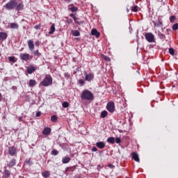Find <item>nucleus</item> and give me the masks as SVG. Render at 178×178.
I'll use <instances>...</instances> for the list:
<instances>
[{"mask_svg":"<svg viewBox=\"0 0 178 178\" xmlns=\"http://www.w3.org/2000/svg\"><path fill=\"white\" fill-rule=\"evenodd\" d=\"M81 99H87V101H92L94 95L90 90H83L81 96Z\"/></svg>","mask_w":178,"mask_h":178,"instance_id":"1","label":"nucleus"},{"mask_svg":"<svg viewBox=\"0 0 178 178\" xmlns=\"http://www.w3.org/2000/svg\"><path fill=\"white\" fill-rule=\"evenodd\" d=\"M52 84V77L51 76H47L42 82H40V85L43 86V87H48Z\"/></svg>","mask_w":178,"mask_h":178,"instance_id":"2","label":"nucleus"},{"mask_svg":"<svg viewBox=\"0 0 178 178\" xmlns=\"http://www.w3.org/2000/svg\"><path fill=\"white\" fill-rule=\"evenodd\" d=\"M16 6H17V2L15 0H10L5 5V8L7 10H12L13 9H15Z\"/></svg>","mask_w":178,"mask_h":178,"instance_id":"3","label":"nucleus"},{"mask_svg":"<svg viewBox=\"0 0 178 178\" xmlns=\"http://www.w3.org/2000/svg\"><path fill=\"white\" fill-rule=\"evenodd\" d=\"M8 154L10 156H16L17 154V149L15 147H8Z\"/></svg>","mask_w":178,"mask_h":178,"instance_id":"4","label":"nucleus"},{"mask_svg":"<svg viewBox=\"0 0 178 178\" xmlns=\"http://www.w3.org/2000/svg\"><path fill=\"white\" fill-rule=\"evenodd\" d=\"M145 38H146L148 42H154V40H155V36L151 33H147L145 35Z\"/></svg>","mask_w":178,"mask_h":178,"instance_id":"5","label":"nucleus"},{"mask_svg":"<svg viewBox=\"0 0 178 178\" xmlns=\"http://www.w3.org/2000/svg\"><path fill=\"white\" fill-rule=\"evenodd\" d=\"M106 109L108 112H115V103L113 102H110L107 104Z\"/></svg>","mask_w":178,"mask_h":178,"instance_id":"6","label":"nucleus"},{"mask_svg":"<svg viewBox=\"0 0 178 178\" xmlns=\"http://www.w3.org/2000/svg\"><path fill=\"white\" fill-rule=\"evenodd\" d=\"M19 58L22 60H30V59H33V57L30 54L26 53L21 54Z\"/></svg>","mask_w":178,"mask_h":178,"instance_id":"7","label":"nucleus"},{"mask_svg":"<svg viewBox=\"0 0 178 178\" xmlns=\"http://www.w3.org/2000/svg\"><path fill=\"white\" fill-rule=\"evenodd\" d=\"M84 74H85V80H86V81H91L92 80V79H94V74H87V72H84Z\"/></svg>","mask_w":178,"mask_h":178,"instance_id":"8","label":"nucleus"},{"mask_svg":"<svg viewBox=\"0 0 178 178\" xmlns=\"http://www.w3.org/2000/svg\"><path fill=\"white\" fill-rule=\"evenodd\" d=\"M28 47L31 52H33L34 51V41L29 40L27 42Z\"/></svg>","mask_w":178,"mask_h":178,"instance_id":"9","label":"nucleus"},{"mask_svg":"<svg viewBox=\"0 0 178 178\" xmlns=\"http://www.w3.org/2000/svg\"><path fill=\"white\" fill-rule=\"evenodd\" d=\"M6 38H8V33L0 32V41H4Z\"/></svg>","mask_w":178,"mask_h":178,"instance_id":"10","label":"nucleus"},{"mask_svg":"<svg viewBox=\"0 0 178 178\" xmlns=\"http://www.w3.org/2000/svg\"><path fill=\"white\" fill-rule=\"evenodd\" d=\"M96 146L97 147V148H99L100 149H104V148H105V143L97 142L96 143Z\"/></svg>","mask_w":178,"mask_h":178,"instance_id":"11","label":"nucleus"},{"mask_svg":"<svg viewBox=\"0 0 178 178\" xmlns=\"http://www.w3.org/2000/svg\"><path fill=\"white\" fill-rule=\"evenodd\" d=\"M91 34H92V35H95V37H97V38H98L99 37V35H101L99 32H98V31L95 29H92Z\"/></svg>","mask_w":178,"mask_h":178,"instance_id":"12","label":"nucleus"},{"mask_svg":"<svg viewBox=\"0 0 178 178\" xmlns=\"http://www.w3.org/2000/svg\"><path fill=\"white\" fill-rule=\"evenodd\" d=\"M51 134V129L49 127H46L42 131V134L44 136H48Z\"/></svg>","mask_w":178,"mask_h":178,"instance_id":"13","label":"nucleus"},{"mask_svg":"<svg viewBox=\"0 0 178 178\" xmlns=\"http://www.w3.org/2000/svg\"><path fill=\"white\" fill-rule=\"evenodd\" d=\"M132 159L136 161V162H140V158L138 157V154L136 152H133L131 154Z\"/></svg>","mask_w":178,"mask_h":178,"instance_id":"14","label":"nucleus"},{"mask_svg":"<svg viewBox=\"0 0 178 178\" xmlns=\"http://www.w3.org/2000/svg\"><path fill=\"white\" fill-rule=\"evenodd\" d=\"M36 68L35 67H29V68H27V73H29V74H31V73H34V72H35Z\"/></svg>","mask_w":178,"mask_h":178,"instance_id":"15","label":"nucleus"},{"mask_svg":"<svg viewBox=\"0 0 178 178\" xmlns=\"http://www.w3.org/2000/svg\"><path fill=\"white\" fill-rule=\"evenodd\" d=\"M16 165V159H13L11 161H9V163L7 164L9 168H12L13 166H15Z\"/></svg>","mask_w":178,"mask_h":178,"instance_id":"16","label":"nucleus"},{"mask_svg":"<svg viewBox=\"0 0 178 178\" xmlns=\"http://www.w3.org/2000/svg\"><path fill=\"white\" fill-rule=\"evenodd\" d=\"M70 6H71V8H69L71 12H77L79 10V8L74 7L73 4L70 5Z\"/></svg>","mask_w":178,"mask_h":178,"instance_id":"17","label":"nucleus"},{"mask_svg":"<svg viewBox=\"0 0 178 178\" xmlns=\"http://www.w3.org/2000/svg\"><path fill=\"white\" fill-rule=\"evenodd\" d=\"M55 33V24H53L50 27L49 34H54Z\"/></svg>","mask_w":178,"mask_h":178,"instance_id":"18","label":"nucleus"},{"mask_svg":"<svg viewBox=\"0 0 178 178\" xmlns=\"http://www.w3.org/2000/svg\"><path fill=\"white\" fill-rule=\"evenodd\" d=\"M37 84L35 80L31 79L29 80V87H34Z\"/></svg>","mask_w":178,"mask_h":178,"instance_id":"19","label":"nucleus"},{"mask_svg":"<svg viewBox=\"0 0 178 178\" xmlns=\"http://www.w3.org/2000/svg\"><path fill=\"white\" fill-rule=\"evenodd\" d=\"M16 7L17 10H22L23 8H24V6L23 3H19L18 5L17 4Z\"/></svg>","mask_w":178,"mask_h":178,"instance_id":"20","label":"nucleus"},{"mask_svg":"<svg viewBox=\"0 0 178 178\" xmlns=\"http://www.w3.org/2000/svg\"><path fill=\"white\" fill-rule=\"evenodd\" d=\"M10 29H19V24L17 23H11L10 24Z\"/></svg>","mask_w":178,"mask_h":178,"instance_id":"21","label":"nucleus"},{"mask_svg":"<svg viewBox=\"0 0 178 178\" xmlns=\"http://www.w3.org/2000/svg\"><path fill=\"white\" fill-rule=\"evenodd\" d=\"M107 141L110 143V144H115V138L113 137H110L107 139Z\"/></svg>","mask_w":178,"mask_h":178,"instance_id":"22","label":"nucleus"},{"mask_svg":"<svg viewBox=\"0 0 178 178\" xmlns=\"http://www.w3.org/2000/svg\"><path fill=\"white\" fill-rule=\"evenodd\" d=\"M62 162L63 163H69L70 162V159L69 157H64Z\"/></svg>","mask_w":178,"mask_h":178,"instance_id":"23","label":"nucleus"},{"mask_svg":"<svg viewBox=\"0 0 178 178\" xmlns=\"http://www.w3.org/2000/svg\"><path fill=\"white\" fill-rule=\"evenodd\" d=\"M72 35H74V37H79L80 32L77 30L72 31Z\"/></svg>","mask_w":178,"mask_h":178,"instance_id":"24","label":"nucleus"},{"mask_svg":"<svg viewBox=\"0 0 178 178\" xmlns=\"http://www.w3.org/2000/svg\"><path fill=\"white\" fill-rule=\"evenodd\" d=\"M106 116H108V111H104L101 113V118H106Z\"/></svg>","mask_w":178,"mask_h":178,"instance_id":"25","label":"nucleus"},{"mask_svg":"<svg viewBox=\"0 0 178 178\" xmlns=\"http://www.w3.org/2000/svg\"><path fill=\"white\" fill-rule=\"evenodd\" d=\"M42 175L43 176V177L47 178V177H49L50 174H49V172L45 171L42 173Z\"/></svg>","mask_w":178,"mask_h":178,"instance_id":"26","label":"nucleus"},{"mask_svg":"<svg viewBox=\"0 0 178 178\" xmlns=\"http://www.w3.org/2000/svg\"><path fill=\"white\" fill-rule=\"evenodd\" d=\"M32 52L33 55H35V56H41V54H40V51H38V50L33 51Z\"/></svg>","mask_w":178,"mask_h":178,"instance_id":"27","label":"nucleus"},{"mask_svg":"<svg viewBox=\"0 0 178 178\" xmlns=\"http://www.w3.org/2000/svg\"><path fill=\"white\" fill-rule=\"evenodd\" d=\"M8 60H9L10 62H12L13 63H16V60L15 59V56L8 57Z\"/></svg>","mask_w":178,"mask_h":178,"instance_id":"28","label":"nucleus"},{"mask_svg":"<svg viewBox=\"0 0 178 178\" xmlns=\"http://www.w3.org/2000/svg\"><path fill=\"white\" fill-rule=\"evenodd\" d=\"M51 122H55L56 120H58V117L56 115H52L51 117Z\"/></svg>","mask_w":178,"mask_h":178,"instance_id":"29","label":"nucleus"},{"mask_svg":"<svg viewBox=\"0 0 178 178\" xmlns=\"http://www.w3.org/2000/svg\"><path fill=\"white\" fill-rule=\"evenodd\" d=\"M132 12H138V6H135L131 9Z\"/></svg>","mask_w":178,"mask_h":178,"instance_id":"30","label":"nucleus"},{"mask_svg":"<svg viewBox=\"0 0 178 178\" xmlns=\"http://www.w3.org/2000/svg\"><path fill=\"white\" fill-rule=\"evenodd\" d=\"M169 54H170V55H175V49L173 48H170L169 49Z\"/></svg>","mask_w":178,"mask_h":178,"instance_id":"31","label":"nucleus"},{"mask_svg":"<svg viewBox=\"0 0 178 178\" xmlns=\"http://www.w3.org/2000/svg\"><path fill=\"white\" fill-rule=\"evenodd\" d=\"M154 26L159 27V26H162V22H161V21L154 22Z\"/></svg>","mask_w":178,"mask_h":178,"instance_id":"32","label":"nucleus"},{"mask_svg":"<svg viewBox=\"0 0 178 178\" xmlns=\"http://www.w3.org/2000/svg\"><path fill=\"white\" fill-rule=\"evenodd\" d=\"M63 108H68L69 107V103L67 102H64L63 103Z\"/></svg>","mask_w":178,"mask_h":178,"instance_id":"33","label":"nucleus"},{"mask_svg":"<svg viewBox=\"0 0 178 178\" xmlns=\"http://www.w3.org/2000/svg\"><path fill=\"white\" fill-rule=\"evenodd\" d=\"M58 154H59V152H58V150H56V149H54L51 151L52 155H58Z\"/></svg>","mask_w":178,"mask_h":178,"instance_id":"34","label":"nucleus"},{"mask_svg":"<svg viewBox=\"0 0 178 178\" xmlns=\"http://www.w3.org/2000/svg\"><path fill=\"white\" fill-rule=\"evenodd\" d=\"M177 29H178V23H177L172 26V30L176 31V30H177Z\"/></svg>","mask_w":178,"mask_h":178,"instance_id":"35","label":"nucleus"},{"mask_svg":"<svg viewBox=\"0 0 178 178\" xmlns=\"http://www.w3.org/2000/svg\"><path fill=\"white\" fill-rule=\"evenodd\" d=\"M79 83L80 86H84V81L83 79H79Z\"/></svg>","mask_w":178,"mask_h":178,"instance_id":"36","label":"nucleus"},{"mask_svg":"<svg viewBox=\"0 0 178 178\" xmlns=\"http://www.w3.org/2000/svg\"><path fill=\"white\" fill-rule=\"evenodd\" d=\"M121 140H120V138H117L116 139H115V143H117V144H120V143H121Z\"/></svg>","mask_w":178,"mask_h":178,"instance_id":"37","label":"nucleus"},{"mask_svg":"<svg viewBox=\"0 0 178 178\" xmlns=\"http://www.w3.org/2000/svg\"><path fill=\"white\" fill-rule=\"evenodd\" d=\"M35 30H40V29H41V25H40V24L35 25Z\"/></svg>","mask_w":178,"mask_h":178,"instance_id":"38","label":"nucleus"},{"mask_svg":"<svg viewBox=\"0 0 178 178\" xmlns=\"http://www.w3.org/2000/svg\"><path fill=\"white\" fill-rule=\"evenodd\" d=\"M92 151L93 152H97V151H98V149H97L95 147H93L92 148Z\"/></svg>","mask_w":178,"mask_h":178,"instance_id":"39","label":"nucleus"},{"mask_svg":"<svg viewBox=\"0 0 178 178\" xmlns=\"http://www.w3.org/2000/svg\"><path fill=\"white\" fill-rule=\"evenodd\" d=\"M35 45L36 47H40V41H36V42H35Z\"/></svg>","mask_w":178,"mask_h":178,"instance_id":"40","label":"nucleus"},{"mask_svg":"<svg viewBox=\"0 0 178 178\" xmlns=\"http://www.w3.org/2000/svg\"><path fill=\"white\" fill-rule=\"evenodd\" d=\"M36 116H37L38 118H40V116H41V113H40V111H38V112L36 113Z\"/></svg>","mask_w":178,"mask_h":178,"instance_id":"41","label":"nucleus"},{"mask_svg":"<svg viewBox=\"0 0 178 178\" xmlns=\"http://www.w3.org/2000/svg\"><path fill=\"white\" fill-rule=\"evenodd\" d=\"M108 167L111 168V169H113V168H115V166L113 165H112V164H108Z\"/></svg>","mask_w":178,"mask_h":178,"instance_id":"42","label":"nucleus"},{"mask_svg":"<svg viewBox=\"0 0 178 178\" xmlns=\"http://www.w3.org/2000/svg\"><path fill=\"white\" fill-rule=\"evenodd\" d=\"M104 60H110L109 57H106V56L104 57Z\"/></svg>","mask_w":178,"mask_h":178,"instance_id":"43","label":"nucleus"},{"mask_svg":"<svg viewBox=\"0 0 178 178\" xmlns=\"http://www.w3.org/2000/svg\"><path fill=\"white\" fill-rule=\"evenodd\" d=\"M65 2H67V3H70V2H72V0H64Z\"/></svg>","mask_w":178,"mask_h":178,"instance_id":"44","label":"nucleus"},{"mask_svg":"<svg viewBox=\"0 0 178 178\" xmlns=\"http://www.w3.org/2000/svg\"><path fill=\"white\" fill-rule=\"evenodd\" d=\"M6 175H8L9 176V175H10V172L9 171H6Z\"/></svg>","mask_w":178,"mask_h":178,"instance_id":"45","label":"nucleus"},{"mask_svg":"<svg viewBox=\"0 0 178 178\" xmlns=\"http://www.w3.org/2000/svg\"><path fill=\"white\" fill-rule=\"evenodd\" d=\"M70 17H72L73 19H74V14H70Z\"/></svg>","mask_w":178,"mask_h":178,"instance_id":"46","label":"nucleus"},{"mask_svg":"<svg viewBox=\"0 0 178 178\" xmlns=\"http://www.w3.org/2000/svg\"><path fill=\"white\" fill-rule=\"evenodd\" d=\"M2 101V94L0 93V102Z\"/></svg>","mask_w":178,"mask_h":178,"instance_id":"47","label":"nucleus"},{"mask_svg":"<svg viewBox=\"0 0 178 178\" xmlns=\"http://www.w3.org/2000/svg\"><path fill=\"white\" fill-rule=\"evenodd\" d=\"M170 20H175V17H174V16H172V17H170Z\"/></svg>","mask_w":178,"mask_h":178,"instance_id":"48","label":"nucleus"},{"mask_svg":"<svg viewBox=\"0 0 178 178\" xmlns=\"http://www.w3.org/2000/svg\"><path fill=\"white\" fill-rule=\"evenodd\" d=\"M74 20L76 22V17H74Z\"/></svg>","mask_w":178,"mask_h":178,"instance_id":"49","label":"nucleus"},{"mask_svg":"<svg viewBox=\"0 0 178 178\" xmlns=\"http://www.w3.org/2000/svg\"><path fill=\"white\" fill-rule=\"evenodd\" d=\"M68 22H69V23H72V20L69 21Z\"/></svg>","mask_w":178,"mask_h":178,"instance_id":"50","label":"nucleus"}]
</instances>
